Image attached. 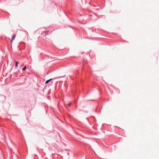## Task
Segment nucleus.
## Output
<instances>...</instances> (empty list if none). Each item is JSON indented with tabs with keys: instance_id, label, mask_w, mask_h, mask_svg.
<instances>
[{
	"instance_id": "obj_1",
	"label": "nucleus",
	"mask_w": 159,
	"mask_h": 159,
	"mask_svg": "<svg viewBox=\"0 0 159 159\" xmlns=\"http://www.w3.org/2000/svg\"><path fill=\"white\" fill-rule=\"evenodd\" d=\"M49 31L47 30L46 31H43L42 32V34L43 35H46L49 32Z\"/></svg>"
},
{
	"instance_id": "obj_2",
	"label": "nucleus",
	"mask_w": 159,
	"mask_h": 159,
	"mask_svg": "<svg viewBox=\"0 0 159 159\" xmlns=\"http://www.w3.org/2000/svg\"><path fill=\"white\" fill-rule=\"evenodd\" d=\"M52 80V79H49L48 80H46L45 81V84H48V83L49 82H50Z\"/></svg>"
},
{
	"instance_id": "obj_3",
	"label": "nucleus",
	"mask_w": 159,
	"mask_h": 159,
	"mask_svg": "<svg viewBox=\"0 0 159 159\" xmlns=\"http://www.w3.org/2000/svg\"><path fill=\"white\" fill-rule=\"evenodd\" d=\"M16 37V35H13L12 36L11 38V42H12V40L15 39Z\"/></svg>"
},
{
	"instance_id": "obj_4",
	"label": "nucleus",
	"mask_w": 159,
	"mask_h": 159,
	"mask_svg": "<svg viewBox=\"0 0 159 159\" xmlns=\"http://www.w3.org/2000/svg\"><path fill=\"white\" fill-rule=\"evenodd\" d=\"M19 63V62H18L16 61L15 62V67H17Z\"/></svg>"
},
{
	"instance_id": "obj_5",
	"label": "nucleus",
	"mask_w": 159,
	"mask_h": 159,
	"mask_svg": "<svg viewBox=\"0 0 159 159\" xmlns=\"http://www.w3.org/2000/svg\"><path fill=\"white\" fill-rule=\"evenodd\" d=\"M26 68H27L26 66H25L23 67V68L22 70H26Z\"/></svg>"
},
{
	"instance_id": "obj_6",
	"label": "nucleus",
	"mask_w": 159,
	"mask_h": 159,
	"mask_svg": "<svg viewBox=\"0 0 159 159\" xmlns=\"http://www.w3.org/2000/svg\"><path fill=\"white\" fill-rule=\"evenodd\" d=\"M71 102L69 103L68 104V105L69 106H70L71 105Z\"/></svg>"
},
{
	"instance_id": "obj_7",
	"label": "nucleus",
	"mask_w": 159,
	"mask_h": 159,
	"mask_svg": "<svg viewBox=\"0 0 159 159\" xmlns=\"http://www.w3.org/2000/svg\"><path fill=\"white\" fill-rule=\"evenodd\" d=\"M94 101V100H88L87 101Z\"/></svg>"
},
{
	"instance_id": "obj_8",
	"label": "nucleus",
	"mask_w": 159,
	"mask_h": 159,
	"mask_svg": "<svg viewBox=\"0 0 159 159\" xmlns=\"http://www.w3.org/2000/svg\"><path fill=\"white\" fill-rule=\"evenodd\" d=\"M84 112H86V113H88V111H83Z\"/></svg>"
},
{
	"instance_id": "obj_9",
	"label": "nucleus",
	"mask_w": 159,
	"mask_h": 159,
	"mask_svg": "<svg viewBox=\"0 0 159 159\" xmlns=\"http://www.w3.org/2000/svg\"><path fill=\"white\" fill-rule=\"evenodd\" d=\"M87 10L88 12H90V10L89 9H87Z\"/></svg>"
},
{
	"instance_id": "obj_10",
	"label": "nucleus",
	"mask_w": 159,
	"mask_h": 159,
	"mask_svg": "<svg viewBox=\"0 0 159 159\" xmlns=\"http://www.w3.org/2000/svg\"><path fill=\"white\" fill-rule=\"evenodd\" d=\"M16 72L17 74L18 72H20V70H18V71H17V72Z\"/></svg>"
},
{
	"instance_id": "obj_11",
	"label": "nucleus",
	"mask_w": 159,
	"mask_h": 159,
	"mask_svg": "<svg viewBox=\"0 0 159 159\" xmlns=\"http://www.w3.org/2000/svg\"><path fill=\"white\" fill-rule=\"evenodd\" d=\"M25 33H26V34H28V33H27V32L26 31H25Z\"/></svg>"
},
{
	"instance_id": "obj_12",
	"label": "nucleus",
	"mask_w": 159,
	"mask_h": 159,
	"mask_svg": "<svg viewBox=\"0 0 159 159\" xmlns=\"http://www.w3.org/2000/svg\"><path fill=\"white\" fill-rule=\"evenodd\" d=\"M89 16H92V15H89Z\"/></svg>"
}]
</instances>
